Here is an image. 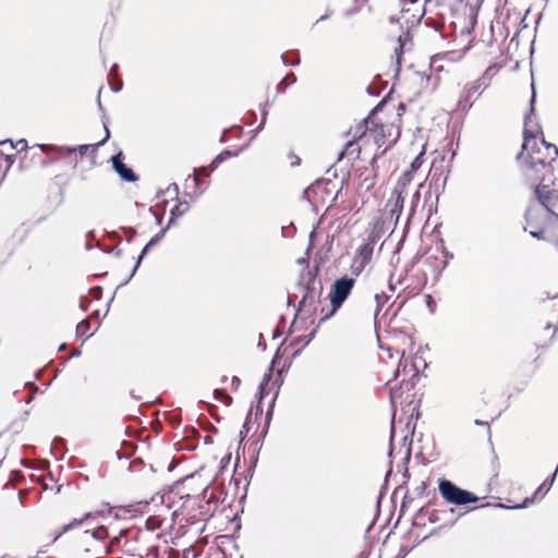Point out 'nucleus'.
Here are the masks:
<instances>
[{
    "mask_svg": "<svg viewBox=\"0 0 558 558\" xmlns=\"http://www.w3.org/2000/svg\"><path fill=\"white\" fill-rule=\"evenodd\" d=\"M295 227L293 226V223H291L290 226L288 227H282L281 228V234L283 238H291L294 235L295 233Z\"/></svg>",
    "mask_w": 558,
    "mask_h": 558,
    "instance_id": "48",
    "label": "nucleus"
},
{
    "mask_svg": "<svg viewBox=\"0 0 558 558\" xmlns=\"http://www.w3.org/2000/svg\"><path fill=\"white\" fill-rule=\"evenodd\" d=\"M530 234H531V236H533L537 240L548 241V242H553V243L555 241V239L547 235L546 230L543 228L530 230Z\"/></svg>",
    "mask_w": 558,
    "mask_h": 558,
    "instance_id": "37",
    "label": "nucleus"
},
{
    "mask_svg": "<svg viewBox=\"0 0 558 558\" xmlns=\"http://www.w3.org/2000/svg\"><path fill=\"white\" fill-rule=\"evenodd\" d=\"M26 387L31 390V395L26 399V403H29L38 391V387L34 383H27Z\"/></svg>",
    "mask_w": 558,
    "mask_h": 558,
    "instance_id": "51",
    "label": "nucleus"
},
{
    "mask_svg": "<svg viewBox=\"0 0 558 558\" xmlns=\"http://www.w3.org/2000/svg\"><path fill=\"white\" fill-rule=\"evenodd\" d=\"M388 207L390 220H395V223H397L402 214L403 208L395 205H389Z\"/></svg>",
    "mask_w": 558,
    "mask_h": 558,
    "instance_id": "41",
    "label": "nucleus"
},
{
    "mask_svg": "<svg viewBox=\"0 0 558 558\" xmlns=\"http://www.w3.org/2000/svg\"><path fill=\"white\" fill-rule=\"evenodd\" d=\"M389 95H386L383 97V99L368 112L367 117L364 118L362 120V122L357 125V132H360V135H363L366 130L368 129V124L372 122L373 123V118L374 116H376L378 112L383 111V109L385 108V106L387 105L388 100H389Z\"/></svg>",
    "mask_w": 558,
    "mask_h": 558,
    "instance_id": "14",
    "label": "nucleus"
},
{
    "mask_svg": "<svg viewBox=\"0 0 558 558\" xmlns=\"http://www.w3.org/2000/svg\"><path fill=\"white\" fill-rule=\"evenodd\" d=\"M355 279L348 275H344L340 278H337L330 288V292L328 294V299L330 301V311L323 315L319 319V323H324L330 319L343 305L349 295L351 294L354 286Z\"/></svg>",
    "mask_w": 558,
    "mask_h": 558,
    "instance_id": "2",
    "label": "nucleus"
},
{
    "mask_svg": "<svg viewBox=\"0 0 558 558\" xmlns=\"http://www.w3.org/2000/svg\"><path fill=\"white\" fill-rule=\"evenodd\" d=\"M405 193H407V191H401V190H398V189H393V191L391 193V197L388 201L387 206L395 205V206L403 208Z\"/></svg>",
    "mask_w": 558,
    "mask_h": 558,
    "instance_id": "25",
    "label": "nucleus"
},
{
    "mask_svg": "<svg viewBox=\"0 0 558 558\" xmlns=\"http://www.w3.org/2000/svg\"><path fill=\"white\" fill-rule=\"evenodd\" d=\"M535 133H536V134H537V133H539V134L542 135V138H541V143H542V145H543V146H545V148H546L547 150L553 149V150H554V154H555L556 156H558V148H557V146H556L555 144H550V143H548V142H546V141H545L544 134H543L542 129H541V126H539L538 124H537V132H535Z\"/></svg>",
    "mask_w": 558,
    "mask_h": 558,
    "instance_id": "43",
    "label": "nucleus"
},
{
    "mask_svg": "<svg viewBox=\"0 0 558 558\" xmlns=\"http://www.w3.org/2000/svg\"><path fill=\"white\" fill-rule=\"evenodd\" d=\"M7 143L10 144L11 149H17L19 151L25 150L27 148V142L24 138L19 140L15 145L11 140L0 141V145H4Z\"/></svg>",
    "mask_w": 558,
    "mask_h": 558,
    "instance_id": "38",
    "label": "nucleus"
},
{
    "mask_svg": "<svg viewBox=\"0 0 558 558\" xmlns=\"http://www.w3.org/2000/svg\"><path fill=\"white\" fill-rule=\"evenodd\" d=\"M166 235V230H160L158 233H156L146 244L145 246L142 248L140 255L137 256L136 258V262H135V265L130 274V276L124 280L122 281L118 288H121L125 284H128L130 282V280L134 277V275L136 274L138 267L141 266V263L142 260L144 259V257L148 254L149 250L154 246H156Z\"/></svg>",
    "mask_w": 558,
    "mask_h": 558,
    "instance_id": "9",
    "label": "nucleus"
},
{
    "mask_svg": "<svg viewBox=\"0 0 558 558\" xmlns=\"http://www.w3.org/2000/svg\"><path fill=\"white\" fill-rule=\"evenodd\" d=\"M177 219H178V217H173L170 215L167 226L165 228H162L161 230H166V233H167L168 230L175 223Z\"/></svg>",
    "mask_w": 558,
    "mask_h": 558,
    "instance_id": "62",
    "label": "nucleus"
},
{
    "mask_svg": "<svg viewBox=\"0 0 558 558\" xmlns=\"http://www.w3.org/2000/svg\"><path fill=\"white\" fill-rule=\"evenodd\" d=\"M438 490L447 504L457 507L475 504L478 500V497L474 493L459 487L447 478L438 480Z\"/></svg>",
    "mask_w": 558,
    "mask_h": 558,
    "instance_id": "3",
    "label": "nucleus"
},
{
    "mask_svg": "<svg viewBox=\"0 0 558 558\" xmlns=\"http://www.w3.org/2000/svg\"><path fill=\"white\" fill-rule=\"evenodd\" d=\"M267 395H268V387L258 385V389H257V393H256L257 401H259V403H263V400L266 398Z\"/></svg>",
    "mask_w": 558,
    "mask_h": 558,
    "instance_id": "47",
    "label": "nucleus"
},
{
    "mask_svg": "<svg viewBox=\"0 0 558 558\" xmlns=\"http://www.w3.org/2000/svg\"><path fill=\"white\" fill-rule=\"evenodd\" d=\"M318 269L308 270L306 274L302 272L299 284L304 289V293L300 301V310L304 305H316L320 303L323 294V282L317 279Z\"/></svg>",
    "mask_w": 558,
    "mask_h": 558,
    "instance_id": "4",
    "label": "nucleus"
},
{
    "mask_svg": "<svg viewBox=\"0 0 558 558\" xmlns=\"http://www.w3.org/2000/svg\"><path fill=\"white\" fill-rule=\"evenodd\" d=\"M298 317H299V316H296V315L294 314V318H293V320H292V323H291V325H290V327H289V329H288V332H287V333H288V336L292 335V333H293L294 331H296V330H301V329H302V327H300V326L298 325V323H296Z\"/></svg>",
    "mask_w": 558,
    "mask_h": 558,
    "instance_id": "53",
    "label": "nucleus"
},
{
    "mask_svg": "<svg viewBox=\"0 0 558 558\" xmlns=\"http://www.w3.org/2000/svg\"><path fill=\"white\" fill-rule=\"evenodd\" d=\"M441 171L438 172V169L433 167L428 173L429 178V187L435 189L436 201H438L439 194L445 190L447 177L441 178Z\"/></svg>",
    "mask_w": 558,
    "mask_h": 558,
    "instance_id": "15",
    "label": "nucleus"
},
{
    "mask_svg": "<svg viewBox=\"0 0 558 558\" xmlns=\"http://www.w3.org/2000/svg\"><path fill=\"white\" fill-rule=\"evenodd\" d=\"M90 329V323L88 319H83L76 325V337L83 339V341L87 340L93 333H88Z\"/></svg>",
    "mask_w": 558,
    "mask_h": 558,
    "instance_id": "23",
    "label": "nucleus"
},
{
    "mask_svg": "<svg viewBox=\"0 0 558 558\" xmlns=\"http://www.w3.org/2000/svg\"><path fill=\"white\" fill-rule=\"evenodd\" d=\"M167 192L168 193L173 192L174 195H175V198H178V196H179V185L177 183H171L168 186Z\"/></svg>",
    "mask_w": 558,
    "mask_h": 558,
    "instance_id": "59",
    "label": "nucleus"
},
{
    "mask_svg": "<svg viewBox=\"0 0 558 558\" xmlns=\"http://www.w3.org/2000/svg\"><path fill=\"white\" fill-rule=\"evenodd\" d=\"M272 374H274V369L268 367L267 372L264 374L263 378H262V381L259 383V385L262 386H267L269 385V381L271 380L272 378Z\"/></svg>",
    "mask_w": 558,
    "mask_h": 558,
    "instance_id": "50",
    "label": "nucleus"
},
{
    "mask_svg": "<svg viewBox=\"0 0 558 558\" xmlns=\"http://www.w3.org/2000/svg\"><path fill=\"white\" fill-rule=\"evenodd\" d=\"M411 371L414 373L412 374L411 378L408 381H403L400 388H391L390 390V399L393 400L395 398L401 397L402 395V387L404 386L408 391L413 389L416 385V380L420 376L418 369L414 364H411Z\"/></svg>",
    "mask_w": 558,
    "mask_h": 558,
    "instance_id": "17",
    "label": "nucleus"
},
{
    "mask_svg": "<svg viewBox=\"0 0 558 558\" xmlns=\"http://www.w3.org/2000/svg\"><path fill=\"white\" fill-rule=\"evenodd\" d=\"M536 500H541L539 497H535V493L531 497H525L521 504L514 505L512 507H507L502 504H497L496 507L505 508V509H524L535 502Z\"/></svg>",
    "mask_w": 558,
    "mask_h": 558,
    "instance_id": "29",
    "label": "nucleus"
},
{
    "mask_svg": "<svg viewBox=\"0 0 558 558\" xmlns=\"http://www.w3.org/2000/svg\"><path fill=\"white\" fill-rule=\"evenodd\" d=\"M89 519H92V513L86 512L82 518L74 519L70 523L62 525V532H70L73 529L78 527L84 522L88 521Z\"/></svg>",
    "mask_w": 558,
    "mask_h": 558,
    "instance_id": "31",
    "label": "nucleus"
},
{
    "mask_svg": "<svg viewBox=\"0 0 558 558\" xmlns=\"http://www.w3.org/2000/svg\"><path fill=\"white\" fill-rule=\"evenodd\" d=\"M146 556H150L153 558H159V546L155 545V546H150L149 548H147Z\"/></svg>",
    "mask_w": 558,
    "mask_h": 558,
    "instance_id": "54",
    "label": "nucleus"
},
{
    "mask_svg": "<svg viewBox=\"0 0 558 558\" xmlns=\"http://www.w3.org/2000/svg\"><path fill=\"white\" fill-rule=\"evenodd\" d=\"M361 148L356 145L355 140L348 141L343 148L339 151L337 162H340L345 157L351 160H355L360 157Z\"/></svg>",
    "mask_w": 558,
    "mask_h": 558,
    "instance_id": "16",
    "label": "nucleus"
},
{
    "mask_svg": "<svg viewBox=\"0 0 558 558\" xmlns=\"http://www.w3.org/2000/svg\"><path fill=\"white\" fill-rule=\"evenodd\" d=\"M317 311V306L316 305H304L303 310H300V303L298 304L296 306V310H295V315L296 316H301V318L304 320L308 317H311L312 315H314Z\"/></svg>",
    "mask_w": 558,
    "mask_h": 558,
    "instance_id": "32",
    "label": "nucleus"
},
{
    "mask_svg": "<svg viewBox=\"0 0 558 558\" xmlns=\"http://www.w3.org/2000/svg\"><path fill=\"white\" fill-rule=\"evenodd\" d=\"M214 398L226 405H230L232 403V397L226 389H215Z\"/></svg>",
    "mask_w": 558,
    "mask_h": 558,
    "instance_id": "33",
    "label": "nucleus"
},
{
    "mask_svg": "<svg viewBox=\"0 0 558 558\" xmlns=\"http://www.w3.org/2000/svg\"><path fill=\"white\" fill-rule=\"evenodd\" d=\"M296 82V76L294 73H288L277 85V94H281L286 90V88L290 85H293Z\"/></svg>",
    "mask_w": 558,
    "mask_h": 558,
    "instance_id": "26",
    "label": "nucleus"
},
{
    "mask_svg": "<svg viewBox=\"0 0 558 558\" xmlns=\"http://www.w3.org/2000/svg\"><path fill=\"white\" fill-rule=\"evenodd\" d=\"M110 161L112 163V169L122 181L128 183H134L138 181V175L130 166L124 162V154L122 150H119L117 154H114Z\"/></svg>",
    "mask_w": 558,
    "mask_h": 558,
    "instance_id": "7",
    "label": "nucleus"
},
{
    "mask_svg": "<svg viewBox=\"0 0 558 558\" xmlns=\"http://www.w3.org/2000/svg\"><path fill=\"white\" fill-rule=\"evenodd\" d=\"M553 229L556 231L557 233V236L555 238V241H554V244L555 246L557 247L558 250V216H556V223L554 226H551Z\"/></svg>",
    "mask_w": 558,
    "mask_h": 558,
    "instance_id": "64",
    "label": "nucleus"
},
{
    "mask_svg": "<svg viewBox=\"0 0 558 558\" xmlns=\"http://www.w3.org/2000/svg\"><path fill=\"white\" fill-rule=\"evenodd\" d=\"M426 488H427V484H426V482H422V483L420 484V486H417V487L415 488V492H416V494H417L418 496H422V495H424V493H425Z\"/></svg>",
    "mask_w": 558,
    "mask_h": 558,
    "instance_id": "60",
    "label": "nucleus"
},
{
    "mask_svg": "<svg viewBox=\"0 0 558 558\" xmlns=\"http://www.w3.org/2000/svg\"><path fill=\"white\" fill-rule=\"evenodd\" d=\"M290 366H291V361H288L283 364V366L277 373V377L275 379V384L277 386V391L275 392L274 398H272L271 402L269 403V407L267 409L266 416H265V426L262 430L259 439L256 442L263 441L268 433V428H269V425H270V422L272 418V414H274L275 402L278 397L280 387L283 384V380H284L283 376L286 373H288Z\"/></svg>",
    "mask_w": 558,
    "mask_h": 558,
    "instance_id": "6",
    "label": "nucleus"
},
{
    "mask_svg": "<svg viewBox=\"0 0 558 558\" xmlns=\"http://www.w3.org/2000/svg\"><path fill=\"white\" fill-rule=\"evenodd\" d=\"M251 413H252V409L248 411L247 416L242 425V429L240 430V435H239L240 441H243L250 432L251 427H250V418L248 417H250Z\"/></svg>",
    "mask_w": 558,
    "mask_h": 558,
    "instance_id": "42",
    "label": "nucleus"
},
{
    "mask_svg": "<svg viewBox=\"0 0 558 558\" xmlns=\"http://www.w3.org/2000/svg\"><path fill=\"white\" fill-rule=\"evenodd\" d=\"M85 533H90L92 537L96 541H105L108 538V527L106 525H99L90 531H86Z\"/></svg>",
    "mask_w": 558,
    "mask_h": 558,
    "instance_id": "30",
    "label": "nucleus"
},
{
    "mask_svg": "<svg viewBox=\"0 0 558 558\" xmlns=\"http://www.w3.org/2000/svg\"><path fill=\"white\" fill-rule=\"evenodd\" d=\"M89 306V300L87 296L85 295H82L81 299H80V307L83 312L87 311Z\"/></svg>",
    "mask_w": 558,
    "mask_h": 558,
    "instance_id": "55",
    "label": "nucleus"
},
{
    "mask_svg": "<svg viewBox=\"0 0 558 558\" xmlns=\"http://www.w3.org/2000/svg\"><path fill=\"white\" fill-rule=\"evenodd\" d=\"M121 230L126 236V241L130 243L133 239V236L136 235V230L132 227H122Z\"/></svg>",
    "mask_w": 558,
    "mask_h": 558,
    "instance_id": "49",
    "label": "nucleus"
},
{
    "mask_svg": "<svg viewBox=\"0 0 558 558\" xmlns=\"http://www.w3.org/2000/svg\"><path fill=\"white\" fill-rule=\"evenodd\" d=\"M423 155L424 151L422 150L410 163L409 172L415 173L423 165Z\"/></svg>",
    "mask_w": 558,
    "mask_h": 558,
    "instance_id": "39",
    "label": "nucleus"
},
{
    "mask_svg": "<svg viewBox=\"0 0 558 558\" xmlns=\"http://www.w3.org/2000/svg\"><path fill=\"white\" fill-rule=\"evenodd\" d=\"M398 41H399V46L395 50L396 57H397V71H396V75H398V73L400 71L401 59H402V54H403V43H402L401 36L398 38Z\"/></svg>",
    "mask_w": 558,
    "mask_h": 558,
    "instance_id": "40",
    "label": "nucleus"
},
{
    "mask_svg": "<svg viewBox=\"0 0 558 558\" xmlns=\"http://www.w3.org/2000/svg\"><path fill=\"white\" fill-rule=\"evenodd\" d=\"M330 183L329 180L318 179L308 187H306L303 192V198L310 202L311 204L317 203L316 196H319L324 199L325 194H329L327 185Z\"/></svg>",
    "mask_w": 558,
    "mask_h": 558,
    "instance_id": "11",
    "label": "nucleus"
},
{
    "mask_svg": "<svg viewBox=\"0 0 558 558\" xmlns=\"http://www.w3.org/2000/svg\"><path fill=\"white\" fill-rule=\"evenodd\" d=\"M135 448H136V446L133 442L124 440L122 442V449L124 450V452H122L121 450H118L116 452V456L119 460H121V459L128 460L135 452Z\"/></svg>",
    "mask_w": 558,
    "mask_h": 558,
    "instance_id": "24",
    "label": "nucleus"
},
{
    "mask_svg": "<svg viewBox=\"0 0 558 558\" xmlns=\"http://www.w3.org/2000/svg\"><path fill=\"white\" fill-rule=\"evenodd\" d=\"M322 323H317L315 328L306 336H300V337H296L295 339H293L291 341V347H302V348H306L313 340L314 338L316 337V333H317V330L319 328Z\"/></svg>",
    "mask_w": 558,
    "mask_h": 558,
    "instance_id": "18",
    "label": "nucleus"
},
{
    "mask_svg": "<svg viewBox=\"0 0 558 558\" xmlns=\"http://www.w3.org/2000/svg\"><path fill=\"white\" fill-rule=\"evenodd\" d=\"M541 153V149L536 146L535 140L529 143L527 150H524V158H529V155L536 156Z\"/></svg>",
    "mask_w": 558,
    "mask_h": 558,
    "instance_id": "45",
    "label": "nucleus"
},
{
    "mask_svg": "<svg viewBox=\"0 0 558 558\" xmlns=\"http://www.w3.org/2000/svg\"><path fill=\"white\" fill-rule=\"evenodd\" d=\"M280 59L284 66H296L301 62L298 50H292V51L282 53Z\"/></svg>",
    "mask_w": 558,
    "mask_h": 558,
    "instance_id": "21",
    "label": "nucleus"
},
{
    "mask_svg": "<svg viewBox=\"0 0 558 558\" xmlns=\"http://www.w3.org/2000/svg\"><path fill=\"white\" fill-rule=\"evenodd\" d=\"M555 183H543L537 184L534 187V196L536 201L544 207V209L550 215L551 220L548 222V227H551L556 223V214L553 210V206L556 205V202L558 201V194L556 191L551 190V186Z\"/></svg>",
    "mask_w": 558,
    "mask_h": 558,
    "instance_id": "5",
    "label": "nucleus"
},
{
    "mask_svg": "<svg viewBox=\"0 0 558 558\" xmlns=\"http://www.w3.org/2000/svg\"><path fill=\"white\" fill-rule=\"evenodd\" d=\"M102 123H104V128H105V137L99 141L95 147H99V146H102L110 137V131L108 129V125H107V122L102 119Z\"/></svg>",
    "mask_w": 558,
    "mask_h": 558,
    "instance_id": "52",
    "label": "nucleus"
},
{
    "mask_svg": "<svg viewBox=\"0 0 558 558\" xmlns=\"http://www.w3.org/2000/svg\"><path fill=\"white\" fill-rule=\"evenodd\" d=\"M190 210V203L187 201H180L175 206H173L170 210V215L173 217H182L185 213Z\"/></svg>",
    "mask_w": 558,
    "mask_h": 558,
    "instance_id": "27",
    "label": "nucleus"
},
{
    "mask_svg": "<svg viewBox=\"0 0 558 558\" xmlns=\"http://www.w3.org/2000/svg\"><path fill=\"white\" fill-rule=\"evenodd\" d=\"M241 385V379L238 376L231 378V386L234 390H238Z\"/></svg>",
    "mask_w": 558,
    "mask_h": 558,
    "instance_id": "61",
    "label": "nucleus"
},
{
    "mask_svg": "<svg viewBox=\"0 0 558 558\" xmlns=\"http://www.w3.org/2000/svg\"><path fill=\"white\" fill-rule=\"evenodd\" d=\"M373 244L366 243L362 244L357 247L356 254L361 258V267H365L372 259L373 255Z\"/></svg>",
    "mask_w": 558,
    "mask_h": 558,
    "instance_id": "19",
    "label": "nucleus"
},
{
    "mask_svg": "<svg viewBox=\"0 0 558 558\" xmlns=\"http://www.w3.org/2000/svg\"><path fill=\"white\" fill-rule=\"evenodd\" d=\"M374 299H375V302H376V308H375V313H374L375 318H376L378 316L380 310L385 305V303L388 302L389 295H387L385 292L376 293Z\"/></svg>",
    "mask_w": 558,
    "mask_h": 558,
    "instance_id": "34",
    "label": "nucleus"
},
{
    "mask_svg": "<svg viewBox=\"0 0 558 558\" xmlns=\"http://www.w3.org/2000/svg\"><path fill=\"white\" fill-rule=\"evenodd\" d=\"M426 305L429 307V311L433 313L436 306L435 300L430 294L425 295Z\"/></svg>",
    "mask_w": 558,
    "mask_h": 558,
    "instance_id": "56",
    "label": "nucleus"
},
{
    "mask_svg": "<svg viewBox=\"0 0 558 558\" xmlns=\"http://www.w3.org/2000/svg\"><path fill=\"white\" fill-rule=\"evenodd\" d=\"M332 14V10L331 9H327L326 10V13L324 15H322L317 21H316V24L319 23V22H323V21H326L327 19L330 17V15Z\"/></svg>",
    "mask_w": 558,
    "mask_h": 558,
    "instance_id": "63",
    "label": "nucleus"
},
{
    "mask_svg": "<svg viewBox=\"0 0 558 558\" xmlns=\"http://www.w3.org/2000/svg\"><path fill=\"white\" fill-rule=\"evenodd\" d=\"M413 174L414 173L409 172V170L407 169L398 179L395 189L407 191L408 185L411 183L413 179Z\"/></svg>",
    "mask_w": 558,
    "mask_h": 558,
    "instance_id": "28",
    "label": "nucleus"
},
{
    "mask_svg": "<svg viewBox=\"0 0 558 558\" xmlns=\"http://www.w3.org/2000/svg\"><path fill=\"white\" fill-rule=\"evenodd\" d=\"M411 364L412 363H409L408 360L403 359V356L400 359L399 361V364H398V367H397V371L395 372V378L398 377V375L400 374V372H403V373H408V367L411 368Z\"/></svg>",
    "mask_w": 558,
    "mask_h": 558,
    "instance_id": "44",
    "label": "nucleus"
},
{
    "mask_svg": "<svg viewBox=\"0 0 558 558\" xmlns=\"http://www.w3.org/2000/svg\"><path fill=\"white\" fill-rule=\"evenodd\" d=\"M486 88V83L483 78H480L475 82H473L470 86L465 87L463 94L461 95L459 99V107L462 110H468L472 107L471 97L475 93L481 94L483 89Z\"/></svg>",
    "mask_w": 558,
    "mask_h": 558,
    "instance_id": "12",
    "label": "nucleus"
},
{
    "mask_svg": "<svg viewBox=\"0 0 558 558\" xmlns=\"http://www.w3.org/2000/svg\"><path fill=\"white\" fill-rule=\"evenodd\" d=\"M532 95L530 98V108L524 117V130H523V144L521 151L517 156V161L520 165L521 172L523 174L524 181L531 187H534L537 184L543 183H555L554 178V167L553 158L550 161L546 162L544 158L529 155V158H524V150H527L529 143L531 141L536 140V133L529 129V124L531 123L532 117L535 114V101H536V90L534 83L531 84Z\"/></svg>",
    "mask_w": 558,
    "mask_h": 558,
    "instance_id": "1",
    "label": "nucleus"
},
{
    "mask_svg": "<svg viewBox=\"0 0 558 558\" xmlns=\"http://www.w3.org/2000/svg\"><path fill=\"white\" fill-rule=\"evenodd\" d=\"M63 446V439L61 437H56L52 441L51 451L58 449Z\"/></svg>",
    "mask_w": 558,
    "mask_h": 558,
    "instance_id": "58",
    "label": "nucleus"
},
{
    "mask_svg": "<svg viewBox=\"0 0 558 558\" xmlns=\"http://www.w3.org/2000/svg\"><path fill=\"white\" fill-rule=\"evenodd\" d=\"M129 530L122 529L120 530L119 534L117 536L111 537L109 543L105 547V554L106 555H112L114 553V548L119 547L122 542V537L128 534Z\"/></svg>",
    "mask_w": 558,
    "mask_h": 558,
    "instance_id": "20",
    "label": "nucleus"
},
{
    "mask_svg": "<svg viewBox=\"0 0 558 558\" xmlns=\"http://www.w3.org/2000/svg\"><path fill=\"white\" fill-rule=\"evenodd\" d=\"M247 145L241 147L236 151H231L229 149H223L220 154H218L207 167H203L202 171L205 172L206 175H209L213 171H215L223 161L230 159L232 157H236L240 151H242Z\"/></svg>",
    "mask_w": 558,
    "mask_h": 558,
    "instance_id": "13",
    "label": "nucleus"
},
{
    "mask_svg": "<svg viewBox=\"0 0 558 558\" xmlns=\"http://www.w3.org/2000/svg\"><path fill=\"white\" fill-rule=\"evenodd\" d=\"M411 444H412V440H409V436L408 435L402 437V445L407 446L405 454H404V458H403V463L405 465H408V463L411 460ZM403 477L405 478V481L410 478V473H409L408 466L404 468Z\"/></svg>",
    "mask_w": 558,
    "mask_h": 558,
    "instance_id": "22",
    "label": "nucleus"
},
{
    "mask_svg": "<svg viewBox=\"0 0 558 558\" xmlns=\"http://www.w3.org/2000/svg\"><path fill=\"white\" fill-rule=\"evenodd\" d=\"M38 147L46 155L54 154L60 157H63V156H72L73 154L78 151L81 154V156L83 157L87 153V150L92 147V145L82 144V145H77V146H58V145H53V144H39Z\"/></svg>",
    "mask_w": 558,
    "mask_h": 558,
    "instance_id": "8",
    "label": "nucleus"
},
{
    "mask_svg": "<svg viewBox=\"0 0 558 558\" xmlns=\"http://www.w3.org/2000/svg\"><path fill=\"white\" fill-rule=\"evenodd\" d=\"M445 515V517H449L447 518L444 523L438 527V529H434L430 531L429 533V536L430 535H434L436 534V532L439 530V529H442V527H451L456 524L457 522V518H453V514H454V509L453 508H449V509H445V510H433L428 513V521L430 523H436L438 521L441 520V517L440 515ZM426 538H428V535L423 537V541H425Z\"/></svg>",
    "mask_w": 558,
    "mask_h": 558,
    "instance_id": "10",
    "label": "nucleus"
},
{
    "mask_svg": "<svg viewBox=\"0 0 558 558\" xmlns=\"http://www.w3.org/2000/svg\"><path fill=\"white\" fill-rule=\"evenodd\" d=\"M89 292L96 298L99 299L102 293V288L100 286L94 287L89 290Z\"/></svg>",
    "mask_w": 558,
    "mask_h": 558,
    "instance_id": "57",
    "label": "nucleus"
},
{
    "mask_svg": "<svg viewBox=\"0 0 558 558\" xmlns=\"http://www.w3.org/2000/svg\"><path fill=\"white\" fill-rule=\"evenodd\" d=\"M267 106H268V104L266 102L264 105V107L262 108V120H260L259 125L255 130H253V135L251 137V141L256 137V135L264 129V126L266 124V119H267V116H268Z\"/></svg>",
    "mask_w": 558,
    "mask_h": 558,
    "instance_id": "36",
    "label": "nucleus"
},
{
    "mask_svg": "<svg viewBox=\"0 0 558 558\" xmlns=\"http://www.w3.org/2000/svg\"><path fill=\"white\" fill-rule=\"evenodd\" d=\"M113 508L108 502H102L101 508L95 511H89L92 513V519L97 517H106L112 513Z\"/></svg>",
    "mask_w": 558,
    "mask_h": 558,
    "instance_id": "35",
    "label": "nucleus"
},
{
    "mask_svg": "<svg viewBox=\"0 0 558 558\" xmlns=\"http://www.w3.org/2000/svg\"><path fill=\"white\" fill-rule=\"evenodd\" d=\"M282 345H283V342L279 345V348L276 350L272 359H271V362H270V365L269 367L270 368H275V366L280 362L281 357H282V353H281V349H282Z\"/></svg>",
    "mask_w": 558,
    "mask_h": 558,
    "instance_id": "46",
    "label": "nucleus"
}]
</instances>
